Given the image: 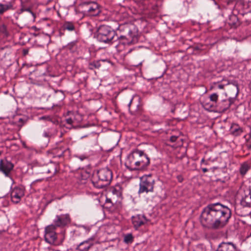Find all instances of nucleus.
<instances>
[{
	"instance_id": "1",
	"label": "nucleus",
	"mask_w": 251,
	"mask_h": 251,
	"mask_svg": "<svg viewBox=\"0 0 251 251\" xmlns=\"http://www.w3.org/2000/svg\"><path fill=\"white\" fill-rule=\"evenodd\" d=\"M231 212L227 206L219 202L211 203L204 207L201 213L202 226L211 229L224 226L231 217Z\"/></svg>"
},
{
	"instance_id": "27",
	"label": "nucleus",
	"mask_w": 251,
	"mask_h": 251,
	"mask_svg": "<svg viewBox=\"0 0 251 251\" xmlns=\"http://www.w3.org/2000/svg\"><path fill=\"white\" fill-rule=\"evenodd\" d=\"M119 189H117V188H115L112 190V193L114 194L117 195L118 196L121 195V192L120 191V187H118Z\"/></svg>"
},
{
	"instance_id": "36",
	"label": "nucleus",
	"mask_w": 251,
	"mask_h": 251,
	"mask_svg": "<svg viewBox=\"0 0 251 251\" xmlns=\"http://www.w3.org/2000/svg\"><path fill=\"white\" fill-rule=\"evenodd\" d=\"M60 152L58 155L59 157H62L63 155L64 151L62 149L59 150Z\"/></svg>"
},
{
	"instance_id": "14",
	"label": "nucleus",
	"mask_w": 251,
	"mask_h": 251,
	"mask_svg": "<svg viewBox=\"0 0 251 251\" xmlns=\"http://www.w3.org/2000/svg\"><path fill=\"white\" fill-rule=\"evenodd\" d=\"M14 9L13 3L12 2H7L4 3H0V15H2L5 12Z\"/></svg>"
},
{
	"instance_id": "3",
	"label": "nucleus",
	"mask_w": 251,
	"mask_h": 251,
	"mask_svg": "<svg viewBox=\"0 0 251 251\" xmlns=\"http://www.w3.org/2000/svg\"><path fill=\"white\" fill-rule=\"evenodd\" d=\"M150 163L148 155L143 151L138 150H134L129 154L126 161L127 168L132 170L145 169Z\"/></svg>"
},
{
	"instance_id": "44",
	"label": "nucleus",
	"mask_w": 251,
	"mask_h": 251,
	"mask_svg": "<svg viewBox=\"0 0 251 251\" xmlns=\"http://www.w3.org/2000/svg\"><path fill=\"white\" fill-rule=\"evenodd\" d=\"M249 195H250V198H251V192H250V193H249Z\"/></svg>"
},
{
	"instance_id": "40",
	"label": "nucleus",
	"mask_w": 251,
	"mask_h": 251,
	"mask_svg": "<svg viewBox=\"0 0 251 251\" xmlns=\"http://www.w3.org/2000/svg\"><path fill=\"white\" fill-rule=\"evenodd\" d=\"M249 136L250 139H251V131L249 133Z\"/></svg>"
},
{
	"instance_id": "39",
	"label": "nucleus",
	"mask_w": 251,
	"mask_h": 251,
	"mask_svg": "<svg viewBox=\"0 0 251 251\" xmlns=\"http://www.w3.org/2000/svg\"><path fill=\"white\" fill-rule=\"evenodd\" d=\"M204 162H205V159H204V158H202V159L201 160V164L202 163H204Z\"/></svg>"
},
{
	"instance_id": "11",
	"label": "nucleus",
	"mask_w": 251,
	"mask_h": 251,
	"mask_svg": "<svg viewBox=\"0 0 251 251\" xmlns=\"http://www.w3.org/2000/svg\"><path fill=\"white\" fill-rule=\"evenodd\" d=\"M147 220L143 215H136L132 217V223L135 229L147 223Z\"/></svg>"
},
{
	"instance_id": "9",
	"label": "nucleus",
	"mask_w": 251,
	"mask_h": 251,
	"mask_svg": "<svg viewBox=\"0 0 251 251\" xmlns=\"http://www.w3.org/2000/svg\"><path fill=\"white\" fill-rule=\"evenodd\" d=\"M24 195V189L22 187L16 186L11 189L10 193L11 200L15 203H19Z\"/></svg>"
},
{
	"instance_id": "41",
	"label": "nucleus",
	"mask_w": 251,
	"mask_h": 251,
	"mask_svg": "<svg viewBox=\"0 0 251 251\" xmlns=\"http://www.w3.org/2000/svg\"><path fill=\"white\" fill-rule=\"evenodd\" d=\"M249 6L250 7H251V2L249 3Z\"/></svg>"
},
{
	"instance_id": "6",
	"label": "nucleus",
	"mask_w": 251,
	"mask_h": 251,
	"mask_svg": "<svg viewBox=\"0 0 251 251\" xmlns=\"http://www.w3.org/2000/svg\"><path fill=\"white\" fill-rule=\"evenodd\" d=\"M55 226L50 225L45 228V240L50 244H54L57 240Z\"/></svg>"
},
{
	"instance_id": "20",
	"label": "nucleus",
	"mask_w": 251,
	"mask_h": 251,
	"mask_svg": "<svg viewBox=\"0 0 251 251\" xmlns=\"http://www.w3.org/2000/svg\"><path fill=\"white\" fill-rule=\"evenodd\" d=\"M133 241V236L131 234H128L125 236L124 242L126 243H131Z\"/></svg>"
},
{
	"instance_id": "16",
	"label": "nucleus",
	"mask_w": 251,
	"mask_h": 251,
	"mask_svg": "<svg viewBox=\"0 0 251 251\" xmlns=\"http://www.w3.org/2000/svg\"><path fill=\"white\" fill-rule=\"evenodd\" d=\"M251 165L248 162L243 163L240 167V173L242 175H244L250 169Z\"/></svg>"
},
{
	"instance_id": "24",
	"label": "nucleus",
	"mask_w": 251,
	"mask_h": 251,
	"mask_svg": "<svg viewBox=\"0 0 251 251\" xmlns=\"http://www.w3.org/2000/svg\"><path fill=\"white\" fill-rule=\"evenodd\" d=\"M67 50H69L71 52L74 51L75 49V44L74 43H69L66 47Z\"/></svg>"
},
{
	"instance_id": "43",
	"label": "nucleus",
	"mask_w": 251,
	"mask_h": 251,
	"mask_svg": "<svg viewBox=\"0 0 251 251\" xmlns=\"http://www.w3.org/2000/svg\"><path fill=\"white\" fill-rule=\"evenodd\" d=\"M56 106H58V107H60V106H61V105H60V104H56Z\"/></svg>"
},
{
	"instance_id": "23",
	"label": "nucleus",
	"mask_w": 251,
	"mask_h": 251,
	"mask_svg": "<svg viewBox=\"0 0 251 251\" xmlns=\"http://www.w3.org/2000/svg\"><path fill=\"white\" fill-rule=\"evenodd\" d=\"M26 119L25 118H20L19 119L18 121L17 122L18 126L21 127H22L24 124L26 123Z\"/></svg>"
},
{
	"instance_id": "37",
	"label": "nucleus",
	"mask_w": 251,
	"mask_h": 251,
	"mask_svg": "<svg viewBox=\"0 0 251 251\" xmlns=\"http://www.w3.org/2000/svg\"><path fill=\"white\" fill-rule=\"evenodd\" d=\"M133 100V97L132 98V99L130 100L128 104V108H129V110H130V106H131V103L132 102V100Z\"/></svg>"
},
{
	"instance_id": "8",
	"label": "nucleus",
	"mask_w": 251,
	"mask_h": 251,
	"mask_svg": "<svg viewBox=\"0 0 251 251\" xmlns=\"http://www.w3.org/2000/svg\"><path fill=\"white\" fill-rule=\"evenodd\" d=\"M53 222L54 224L52 225L55 226L56 228L57 227H64L71 222V218L68 214L57 215Z\"/></svg>"
},
{
	"instance_id": "13",
	"label": "nucleus",
	"mask_w": 251,
	"mask_h": 251,
	"mask_svg": "<svg viewBox=\"0 0 251 251\" xmlns=\"http://www.w3.org/2000/svg\"><path fill=\"white\" fill-rule=\"evenodd\" d=\"M216 251H237V248L232 242H222L219 244Z\"/></svg>"
},
{
	"instance_id": "10",
	"label": "nucleus",
	"mask_w": 251,
	"mask_h": 251,
	"mask_svg": "<svg viewBox=\"0 0 251 251\" xmlns=\"http://www.w3.org/2000/svg\"><path fill=\"white\" fill-rule=\"evenodd\" d=\"M84 5H86V7L85 12L90 16H96L99 13L100 9L97 3L85 2L84 3Z\"/></svg>"
},
{
	"instance_id": "33",
	"label": "nucleus",
	"mask_w": 251,
	"mask_h": 251,
	"mask_svg": "<svg viewBox=\"0 0 251 251\" xmlns=\"http://www.w3.org/2000/svg\"><path fill=\"white\" fill-rule=\"evenodd\" d=\"M176 178H177L178 181L179 182H182V181L183 180V176L181 175L177 176Z\"/></svg>"
},
{
	"instance_id": "38",
	"label": "nucleus",
	"mask_w": 251,
	"mask_h": 251,
	"mask_svg": "<svg viewBox=\"0 0 251 251\" xmlns=\"http://www.w3.org/2000/svg\"><path fill=\"white\" fill-rule=\"evenodd\" d=\"M202 171L203 173H206L208 172V169L207 168H204L202 169Z\"/></svg>"
},
{
	"instance_id": "12",
	"label": "nucleus",
	"mask_w": 251,
	"mask_h": 251,
	"mask_svg": "<svg viewBox=\"0 0 251 251\" xmlns=\"http://www.w3.org/2000/svg\"><path fill=\"white\" fill-rule=\"evenodd\" d=\"M94 238L92 237L80 243L76 247L78 251H88L94 245Z\"/></svg>"
},
{
	"instance_id": "25",
	"label": "nucleus",
	"mask_w": 251,
	"mask_h": 251,
	"mask_svg": "<svg viewBox=\"0 0 251 251\" xmlns=\"http://www.w3.org/2000/svg\"><path fill=\"white\" fill-rule=\"evenodd\" d=\"M223 102L226 103V107H223V108L221 107V110H222L223 111H226L227 109H228L230 107V106L231 105V102L227 101L225 100H223Z\"/></svg>"
},
{
	"instance_id": "21",
	"label": "nucleus",
	"mask_w": 251,
	"mask_h": 251,
	"mask_svg": "<svg viewBox=\"0 0 251 251\" xmlns=\"http://www.w3.org/2000/svg\"><path fill=\"white\" fill-rule=\"evenodd\" d=\"M242 132V130L240 127L233 128L232 133L235 136H238L241 134Z\"/></svg>"
},
{
	"instance_id": "22",
	"label": "nucleus",
	"mask_w": 251,
	"mask_h": 251,
	"mask_svg": "<svg viewBox=\"0 0 251 251\" xmlns=\"http://www.w3.org/2000/svg\"><path fill=\"white\" fill-rule=\"evenodd\" d=\"M156 0H143V3L144 5H153V9H155V7L154 6V5L155 4Z\"/></svg>"
},
{
	"instance_id": "46",
	"label": "nucleus",
	"mask_w": 251,
	"mask_h": 251,
	"mask_svg": "<svg viewBox=\"0 0 251 251\" xmlns=\"http://www.w3.org/2000/svg\"><path fill=\"white\" fill-rule=\"evenodd\" d=\"M250 216V217L251 218V211L250 212V214H249Z\"/></svg>"
},
{
	"instance_id": "15",
	"label": "nucleus",
	"mask_w": 251,
	"mask_h": 251,
	"mask_svg": "<svg viewBox=\"0 0 251 251\" xmlns=\"http://www.w3.org/2000/svg\"><path fill=\"white\" fill-rule=\"evenodd\" d=\"M63 30H67L69 31H74L75 30V24L72 22L66 21L62 25Z\"/></svg>"
},
{
	"instance_id": "29",
	"label": "nucleus",
	"mask_w": 251,
	"mask_h": 251,
	"mask_svg": "<svg viewBox=\"0 0 251 251\" xmlns=\"http://www.w3.org/2000/svg\"><path fill=\"white\" fill-rule=\"evenodd\" d=\"M0 29L3 33H6L7 31V26L5 24H2L0 26Z\"/></svg>"
},
{
	"instance_id": "5",
	"label": "nucleus",
	"mask_w": 251,
	"mask_h": 251,
	"mask_svg": "<svg viewBox=\"0 0 251 251\" xmlns=\"http://www.w3.org/2000/svg\"><path fill=\"white\" fill-rule=\"evenodd\" d=\"M154 180L152 178L151 175L143 176L140 183V188L139 193H142L149 192H152L153 189V185Z\"/></svg>"
},
{
	"instance_id": "17",
	"label": "nucleus",
	"mask_w": 251,
	"mask_h": 251,
	"mask_svg": "<svg viewBox=\"0 0 251 251\" xmlns=\"http://www.w3.org/2000/svg\"><path fill=\"white\" fill-rule=\"evenodd\" d=\"M54 98L59 101H62L65 98V95L62 91H56Z\"/></svg>"
},
{
	"instance_id": "2",
	"label": "nucleus",
	"mask_w": 251,
	"mask_h": 251,
	"mask_svg": "<svg viewBox=\"0 0 251 251\" xmlns=\"http://www.w3.org/2000/svg\"><path fill=\"white\" fill-rule=\"evenodd\" d=\"M133 33L131 30H128L126 35H121L118 37L115 31L107 25L100 26L97 34L98 40L105 43H112L116 39H119L120 42L124 45H130L133 40Z\"/></svg>"
},
{
	"instance_id": "7",
	"label": "nucleus",
	"mask_w": 251,
	"mask_h": 251,
	"mask_svg": "<svg viewBox=\"0 0 251 251\" xmlns=\"http://www.w3.org/2000/svg\"><path fill=\"white\" fill-rule=\"evenodd\" d=\"M14 164L7 159L0 160V172L2 173L6 177H9L11 172L14 168Z\"/></svg>"
},
{
	"instance_id": "26",
	"label": "nucleus",
	"mask_w": 251,
	"mask_h": 251,
	"mask_svg": "<svg viewBox=\"0 0 251 251\" xmlns=\"http://www.w3.org/2000/svg\"><path fill=\"white\" fill-rule=\"evenodd\" d=\"M100 65L99 62H94L90 64V68L93 69V67L95 68H99Z\"/></svg>"
},
{
	"instance_id": "19",
	"label": "nucleus",
	"mask_w": 251,
	"mask_h": 251,
	"mask_svg": "<svg viewBox=\"0 0 251 251\" xmlns=\"http://www.w3.org/2000/svg\"><path fill=\"white\" fill-rule=\"evenodd\" d=\"M219 96L217 93H213L209 96L210 101L216 102L218 101Z\"/></svg>"
},
{
	"instance_id": "34",
	"label": "nucleus",
	"mask_w": 251,
	"mask_h": 251,
	"mask_svg": "<svg viewBox=\"0 0 251 251\" xmlns=\"http://www.w3.org/2000/svg\"><path fill=\"white\" fill-rule=\"evenodd\" d=\"M231 18L233 20V21H234L233 23H232V24L233 25H235L236 23L235 22V21L237 22V21H238L237 17L235 15H234V16H232L231 17ZM230 24H231V23Z\"/></svg>"
},
{
	"instance_id": "32",
	"label": "nucleus",
	"mask_w": 251,
	"mask_h": 251,
	"mask_svg": "<svg viewBox=\"0 0 251 251\" xmlns=\"http://www.w3.org/2000/svg\"><path fill=\"white\" fill-rule=\"evenodd\" d=\"M177 138H178V137L177 136H172L170 137V140L172 142H175L176 141Z\"/></svg>"
},
{
	"instance_id": "31",
	"label": "nucleus",
	"mask_w": 251,
	"mask_h": 251,
	"mask_svg": "<svg viewBox=\"0 0 251 251\" xmlns=\"http://www.w3.org/2000/svg\"><path fill=\"white\" fill-rule=\"evenodd\" d=\"M66 122L69 125H72L73 123V120L71 118H66Z\"/></svg>"
},
{
	"instance_id": "28",
	"label": "nucleus",
	"mask_w": 251,
	"mask_h": 251,
	"mask_svg": "<svg viewBox=\"0 0 251 251\" xmlns=\"http://www.w3.org/2000/svg\"><path fill=\"white\" fill-rule=\"evenodd\" d=\"M77 157L81 161H83L84 159L88 158V155L87 154H82L78 155Z\"/></svg>"
},
{
	"instance_id": "45",
	"label": "nucleus",
	"mask_w": 251,
	"mask_h": 251,
	"mask_svg": "<svg viewBox=\"0 0 251 251\" xmlns=\"http://www.w3.org/2000/svg\"><path fill=\"white\" fill-rule=\"evenodd\" d=\"M27 52V51H25V52H24V54H25Z\"/></svg>"
},
{
	"instance_id": "30",
	"label": "nucleus",
	"mask_w": 251,
	"mask_h": 251,
	"mask_svg": "<svg viewBox=\"0 0 251 251\" xmlns=\"http://www.w3.org/2000/svg\"><path fill=\"white\" fill-rule=\"evenodd\" d=\"M21 12H23L24 11H27V12H29L32 14H33L32 12L31 11L30 9L29 8H25L24 7H22V8L21 9Z\"/></svg>"
},
{
	"instance_id": "4",
	"label": "nucleus",
	"mask_w": 251,
	"mask_h": 251,
	"mask_svg": "<svg viewBox=\"0 0 251 251\" xmlns=\"http://www.w3.org/2000/svg\"><path fill=\"white\" fill-rule=\"evenodd\" d=\"M97 176L99 180L98 181L94 179L92 180L94 186L97 188H102L109 184L113 176L112 171L107 168L99 170Z\"/></svg>"
},
{
	"instance_id": "35",
	"label": "nucleus",
	"mask_w": 251,
	"mask_h": 251,
	"mask_svg": "<svg viewBox=\"0 0 251 251\" xmlns=\"http://www.w3.org/2000/svg\"><path fill=\"white\" fill-rule=\"evenodd\" d=\"M53 170L52 171H51L50 170H49L48 171V173H55L56 172H57V168L56 167H55L54 168H53Z\"/></svg>"
},
{
	"instance_id": "42",
	"label": "nucleus",
	"mask_w": 251,
	"mask_h": 251,
	"mask_svg": "<svg viewBox=\"0 0 251 251\" xmlns=\"http://www.w3.org/2000/svg\"><path fill=\"white\" fill-rule=\"evenodd\" d=\"M2 151H0V156L2 154Z\"/></svg>"
},
{
	"instance_id": "18",
	"label": "nucleus",
	"mask_w": 251,
	"mask_h": 251,
	"mask_svg": "<svg viewBox=\"0 0 251 251\" xmlns=\"http://www.w3.org/2000/svg\"><path fill=\"white\" fill-rule=\"evenodd\" d=\"M225 87V85L223 84H221L219 82H214L212 83L211 86V89L217 90L219 89H224Z\"/></svg>"
}]
</instances>
